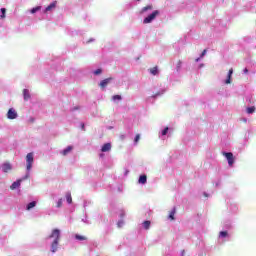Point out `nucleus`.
<instances>
[{
  "instance_id": "nucleus-1",
  "label": "nucleus",
  "mask_w": 256,
  "mask_h": 256,
  "mask_svg": "<svg viewBox=\"0 0 256 256\" xmlns=\"http://www.w3.org/2000/svg\"><path fill=\"white\" fill-rule=\"evenodd\" d=\"M48 238L54 239L51 245V251L52 253H55L57 251V247H59V240L61 239V231L59 229H54Z\"/></svg>"
},
{
  "instance_id": "nucleus-2",
  "label": "nucleus",
  "mask_w": 256,
  "mask_h": 256,
  "mask_svg": "<svg viewBox=\"0 0 256 256\" xmlns=\"http://www.w3.org/2000/svg\"><path fill=\"white\" fill-rule=\"evenodd\" d=\"M33 152H30L26 155V169L27 171H31V168L33 167Z\"/></svg>"
},
{
  "instance_id": "nucleus-3",
  "label": "nucleus",
  "mask_w": 256,
  "mask_h": 256,
  "mask_svg": "<svg viewBox=\"0 0 256 256\" xmlns=\"http://www.w3.org/2000/svg\"><path fill=\"white\" fill-rule=\"evenodd\" d=\"M157 15H159V10H155L150 15H148L146 18H144V20H143L144 25H147V24L151 23L152 21H154V19L157 17Z\"/></svg>"
},
{
  "instance_id": "nucleus-4",
  "label": "nucleus",
  "mask_w": 256,
  "mask_h": 256,
  "mask_svg": "<svg viewBox=\"0 0 256 256\" xmlns=\"http://www.w3.org/2000/svg\"><path fill=\"white\" fill-rule=\"evenodd\" d=\"M223 155L226 157L229 167H233V163H235V157L233 156V153L223 152Z\"/></svg>"
},
{
  "instance_id": "nucleus-5",
  "label": "nucleus",
  "mask_w": 256,
  "mask_h": 256,
  "mask_svg": "<svg viewBox=\"0 0 256 256\" xmlns=\"http://www.w3.org/2000/svg\"><path fill=\"white\" fill-rule=\"evenodd\" d=\"M111 81H113V77L105 78L104 80H102L99 83L100 89L105 90V88L111 83Z\"/></svg>"
},
{
  "instance_id": "nucleus-6",
  "label": "nucleus",
  "mask_w": 256,
  "mask_h": 256,
  "mask_svg": "<svg viewBox=\"0 0 256 256\" xmlns=\"http://www.w3.org/2000/svg\"><path fill=\"white\" fill-rule=\"evenodd\" d=\"M7 118L8 119H17V111L15 109L10 108L7 112Z\"/></svg>"
},
{
  "instance_id": "nucleus-7",
  "label": "nucleus",
  "mask_w": 256,
  "mask_h": 256,
  "mask_svg": "<svg viewBox=\"0 0 256 256\" xmlns=\"http://www.w3.org/2000/svg\"><path fill=\"white\" fill-rule=\"evenodd\" d=\"M13 167L9 163H4L2 166V170L4 173H9Z\"/></svg>"
},
{
  "instance_id": "nucleus-8",
  "label": "nucleus",
  "mask_w": 256,
  "mask_h": 256,
  "mask_svg": "<svg viewBox=\"0 0 256 256\" xmlns=\"http://www.w3.org/2000/svg\"><path fill=\"white\" fill-rule=\"evenodd\" d=\"M102 153H107L108 151H111V143H106L101 148Z\"/></svg>"
},
{
  "instance_id": "nucleus-9",
  "label": "nucleus",
  "mask_w": 256,
  "mask_h": 256,
  "mask_svg": "<svg viewBox=\"0 0 256 256\" xmlns=\"http://www.w3.org/2000/svg\"><path fill=\"white\" fill-rule=\"evenodd\" d=\"M18 187H21V180H17L15 182H13L12 185L10 186V189L13 191V190L17 189Z\"/></svg>"
},
{
  "instance_id": "nucleus-10",
  "label": "nucleus",
  "mask_w": 256,
  "mask_h": 256,
  "mask_svg": "<svg viewBox=\"0 0 256 256\" xmlns=\"http://www.w3.org/2000/svg\"><path fill=\"white\" fill-rule=\"evenodd\" d=\"M71 151H73V146H68L61 153L63 156H65V155H69V153H71Z\"/></svg>"
},
{
  "instance_id": "nucleus-11",
  "label": "nucleus",
  "mask_w": 256,
  "mask_h": 256,
  "mask_svg": "<svg viewBox=\"0 0 256 256\" xmlns=\"http://www.w3.org/2000/svg\"><path fill=\"white\" fill-rule=\"evenodd\" d=\"M153 9V5L145 6L141 9L140 14L143 15V13H146V11H151Z\"/></svg>"
},
{
  "instance_id": "nucleus-12",
  "label": "nucleus",
  "mask_w": 256,
  "mask_h": 256,
  "mask_svg": "<svg viewBox=\"0 0 256 256\" xmlns=\"http://www.w3.org/2000/svg\"><path fill=\"white\" fill-rule=\"evenodd\" d=\"M23 96H24V101H29V99H31V95L29 94V91L27 89L23 90Z\"/></svg>"
},
{
  "instance_id": "nucleus-13",
  "label": "nucleus",
  "mask_w": 256,
  "mask_h": 256,
  "mask_svg": "<svg viewBox=\"0 0 256 256\" xmlns=\"http://www.w3.org/2000/svg\"><path fill=\"white\" fill-rule=\"evenodd\" d=\"M56 7H57V1H54L46 7V11H52V9H55Z\"/></svg>"
},
{
  "instance_id": "nucleus-14",
  "label": "nucleus",
  "mask_w": 256,
  "mask_h": 256,
  "mask_svg": "<svg viewBox=\"0 0 256 256\" xmlns=\"http://www.w3.org/2000/svg\"><path fill=\"white\" fill-rule=\"evenodd\" d=\"M138 183H141L142 185H145V183H147V175H141L139 177Z\"/></svg>"
},
{
  "instance_id": "nucleus-15",
  "label": "nucleus",
  "mask_w": 256,
  "mask_h": 256,
  "mask_svg": "<svg viewBox=\"0 0 256 256\" xmlns=\"http://www.w3.org/2000/svg\"><path fill=\"white\" fill-rule=\"evenodd\" d=\"M36 205H37V202L35 201L28 203L26 206L27 211H31V209H33V207H35Z\"/></svg>"
},
{
  "instance_id": "nucleus-16",
  "label": "nucleus",
  "mask_w": 256,
  "mask_h": 256,
  "mask_svg": "<svg viewBox=\"0 0 256 256\" xmlns=\"http://www.w3.org/2000/svg\"><path fill=\"white\" fill-rule=\"evenodd\" d=\"M150 73L151 75H159V69L157 68V66L151 68Z\"/></svg>"
},
{
  "instance_id": "nucleus-17",
  "label": "nucleus",
  "mask_w": 256,
  "mask_h": 256,
  "mask_svg": "<svg viewBox=\"0 0 256 256\" xmlns=\"http://www.w3.org/2000/svg\"><path fill=\"white\" fill-rule=\"evenodd\" d=\"M176 212H177V210L175 208H173V210L170 212L169 219H171V221H175V213Z\"/></svg>"
},
{
  "instance_id": "nucleus-18",
  "label": "nucleus",
  "mask_w": 256,
  "mask_h": 256,
  "mask_svg": "<svg viewBox=\"0 0 256 256\" xmlns=\"http://www.w3.org/2000/svg\"><path fill=\"white\" fill-rule=\"evenodd\" d=\"M75 239H77V241H87V237L86 236H81L79 234L75 235Z\"/></svg>"
},
{
  "instance_id": "nucleus-19",
  "label": "nucleus",
  "mask_w": 256,
  "mask_h": 256,
  "mask_svg": "<svg viewBox=\"0 0 256 256\" xmlns=\"http://www.w3.org/2000/svg\"><path fill=\"white\" fill-rule=\"evenodd\" d=\"M66 201L71 205L73 203V198L71 197V193L66 194Z\"/></svg>"
},
{
  "instance_id": "nucleus-20",
  "label": "nucleus",
  "mask_w": 256,
  "mask_h": 256,
  "mask_svg": "<svg viewBox=\"0 0 256 256\" xmlns=\"http://www.w3.org/2000/svg\"><path fill=\"white\" fill-rule=\"evenodd\" d=\"M246 113H248L249 115L255 113V106L248 107V108L246 109Z\"/></svg>"
},
{
  "instance_id": "nucleus-21",
  "label": "nucleus",
  "mask_w": 256,
  "mask_h": 256,
  "mask_svg": "<svg viewBox=\"0 0 256 256\" xmlns=\"http://www.w3.org/2000/svg\"><path fill=\"white\" fill-rule=\"evenodd\" d=\"M144 229H149L151 227V221L146 220L143 222Z\"/></svg>"
},
{
  "instance_id": "nucleus-22",
  "label": "nucleus",
  "mask_w": 256,
  "mask_h": 256,
  "mask_svg": "<svg viewBox=\"0 0 256 256\" xmlns=\"http://www.w3.org/2000/svg\"><path fill=\"white\" fill-rule=\"evenodd\" d=\"M2 15L0 16V19H5V13H7V9L1 8Z\"/></svg>"
},
{
  "instance_id": "nucleus-23",
  "label": "nucleus",
  "mask_w": 256,
  "mask_h": 256,
  "mask_svg": "<svg viewBox=\"0 0 256 256\" xmlns=\"http://www.w3.org/2000/svg\"><path fill=\"white\" fill-rule=\"evenodd\" d=\"M121 99H122L121 95H114L112 97V101H121Z\"/></svg>"
},
{
  "instance_id": "nucleus-24",
  "label": "nucleus",
  "mask_w": 256,
  "mask_h": 256,
  "mask_svg": "<svg viewBox=\"0 0 256 256\" xmlns=\"http://www.w3.org/2000/svg\"><path fill=\"white\" fill-rule=\"evenodd\" d=\"M37 11H41V7L40 6L31 9V13L32 14L33 13H37Z\"/></svg>"
},
{
  "instance_id": "nucleus-25",
  "label": "nucleus",
  "mask_w": 256,
  "mask_h": 256,
  "mask_svg": "<svg viewBox=\"0 0 256 256\" xmlns=\"http://www.w3.org/2000/svg\"><path fill=\"white\" fill-rule=\"evenodd\" d=\"M101 73H103V70L101 68H98L94 71V75H101Z\"/></svg>"
},
{
  "instance_id": "nucleus-26",
  "label": "nucleus",
  "mask_w": 256,
  "mask_h": 256,
  "mask_svg": "<svg viewBox=\"0 0 256 256\" xmlns=\"http://www.w3.org/2000/svg\"><path fill=\"white\" fill-rule=\"evenodd\" d=\"M231 77H232V76H230V75L228 74V77H227V79H226V81H225L226 85H230V83H231Z\"/></svg>"
},
{
  "instance_id": "nucleus-27",
  "label": "nucleus",
  "mask_w": 256,
  "mask_h": 256,
  "mask_svg": "<svg viewBox=\"0 0 256 256\" xmlns=\"http://www.w3.org/2000/svg\"><path fill=\"white\" fill-rule=\"evenodd\" d=\"M227 235H228L227 231L220 232V237H227Z\"/></svg>"
},
{
  "instance_id": "nucleus-28",
  "label": "nucleus",
  "mask_w": 256,
  "mask_h": 256,
  "mask_svg": "<svg viewBox=\"0 0 256 256\" xmlns=\"http://www.w3.org/2000/svg\"><path fill=\"white\" fill-rule=\"evenodd\" d=\"M140 139H141V136L139 134H137L135 139H134L135 143H139Z\"/></svg>"
},
{
  "instance_id": "nucleus-29",
  "label": "nucleus",
  "mask_w": 256,
  "mask_h": 256,
  "mask_svg": "<svg viewBox=\"0 0 256 256\" xmlns=\"http://www.w3.org/2000/svg\"><path fill=\"white\" fill-rule=\"evenodd\" d=\"M62 206H63V199H60L57 202V207H62Z\"/></svg>"
},
{
  "instance_id": "nucleus-30",
  "label": "nucleus",
  "mask_w": 256,
  "mask_h": 256,
  "mask_svg": "<svg viewBox=\"0 0 256 256\" xmlns=\"http://www.w3.org/2000/svg\"><path fill=\"white\" fill-rule=\"evenodd\" d=\"M168 131L169 127L164 128V130L162 131V135H167Z\"/></svg>"
},
{
  "instance_id": "nucleus-31",
  "label": "nucleus",
  "mask_w": 256,
  "mask_h": 256,
  "mask_svg": "<svg viewBox=\"0 0 256 256\" xmlns=\"http://www.w3.org/2000/svg\"><path fill=\"white\" fill-rule=\"evenodd\" d=\"M181 65H183V62H181V60H179L177 62V69H181Z\"/></svg>"
},
{
  "instance_id": "nucleus-32",
  "label": "nucleus",
  "mask_w": 256,
  "mask_h": 256,
  "mask_svg": "<svg viewBox=\"0 0 256 256\" xmlns=\"http://www.w3.org/2000/svg\"><path fill=\"white\" fill-rule=\"evenodd\" d=\"M124 223L125 222H123V220H120L117 225L119 228H121V227H123Z\"/></svg>"
},
{
  "instance_id": "nucleus-33",
  "label": "nucleus",
  "mask_w": 256,
  "mask_h": 256,
  "mask_svg": "<svg viewBox=\"0 0 256 256\" xmlns=\"http://www.w3.org/2000/svg\"><path fill=\"white\" fill-rule=\"evenodd\" d=\"M206 54H207V49H204L200 57H205Z\"/></svg>"
},
{
  "instance_id": "nucleus-34",
  "label": "nucleus",
  "mask_w": 256,
  "mask_h": 256,
  "mask_svg": "<svg viewBox=\"0 0 256 256\" xmlns=\"http://www.w3.org/2000/svg\"><path fill=\"white\" fill-rule=\"evenodd\" d=\"M228 75L233 76V68L229 70Z\"/></svg>"
},
{
  "instance_id": "nucleus-35",
  "label": "nucleus",
  "mask_w": 256,
  "mask_h": 256,
  "mask_svg": "<svg viewBox=\"0 0 256 256\" xmlns=\"http://www.w3.org/2000/svg\"><path fill=\"white\" fill-rule=\"evenodd\" d=\"M159 95H161V93H156L155 95H153V97H159Z\"/></svg>"
},
{
  "instance_id": "nucleus-36",
  "label": "nucleus",
  "mask_w": 256,
  "mask_h": 256,
  "mask_svg": "<svg viewBox=\"0 0 256 256\" xmlns=\"http://www.w3.org/2000/svg\"><path fill=\"white\" fill-rule=\"evenodd\" d=\"M244 73H249V69L245 68L244 70Z\"/></svg>"
},
{
  "instance_id": "nucleus-37",
  "label": "nucleus",
  "mask_w": 256,
  "mask_h": 256,
  "mask_svg": "<svg viewBox=\"0 0 256 256\" xmlns=\"http://www.w3.org/2000/svg\"><path fill=\"white\" fill-rule=\"evenodd\" d=\"M120 139H125V135H121V136H120Z\"/></svg>"
},
{
  "instance_id": "nucleus-38",
  "label": "nucleus",
  "mask_w": 256,
  "mask_h": 256,
  "mask_svg": "<svg viewBox=\"0 0 256 256\" xmlns=\"http://www.w3.org/2000/svg\"><path fill=\"white\" fill-rule=\"evenodd\" d=\"M82 128L85 129V124H82Z\"/></svg>"
},
{
  "instance_id": "nucleus-39",
  "label": "nucleus",
  "mask_w": 256,
  "mask_h": 256,
  "mask_svg": "<svg viewBox=\"0 0 256 256\" xmlns=\"http://www.w3.org/2000/svg\"><path fill=\"white\" fill-rule=\"evenodd\" d=\"M196 61H199V58H197Z\"/></svg>"
}]
</instances>
